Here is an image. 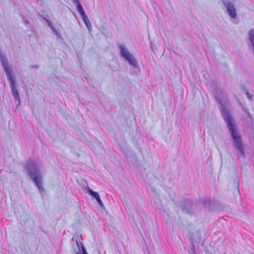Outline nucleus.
Segmentation results:
<instances>
[{
    "label": "nucleus",
    "instance_id": "obj_1",
    "mask_svg": "<svg viewBox=\"0 0 254 254\" xmlns=\"http://www.w3.org/2000/svg\"><path fill=\"white\" fill-rule=\"evenodd\" d=\"M214 92L215 99L220 105L222 116L224 120L227 122L229 129L234 141L235 148L239 151L241 156L245 157L244 148L242 143V137L236 129L234 120L230 114L227 103L226 101L221 99L217 89H215Z\"/></svg>",
    "mask_w": 254,
    "mask_h": 254
},
{
    "label": "nucleus",
    "instance_id": "obj_2",
    "mask_svg": "<svg viewBox=\"0 0 254 254\" xmlns=\"http://www.w3.org/2000/svg\"><path fill=\"white\" fill-rule=\"evenodd\" d=\"M31 179L33 181L39 191L44 190L42 186V173L39 162L33 158H30L24 165Z\"/></svg>",
    "mask_w": 254,
    "mask_h": 254
},
{
    "label": "nucleus",
    "instance_id": "obj_3",
    "mask_svg": "<svg viewBox=\"0 0 254 254\" xmlns=\"http://www.w3.org/2000/svg\"><path fill=\"white\" fill-rule=\"evenodd\" d=\"M0 61L4 71L6 73L8 80L10 82L11 93L14 98L16 107H18L20 104V99L13 77L12 70L8 65V62L7 59L2 55H0Z\"/></svg>",
    "mask_w": 254,
    "mask_h": 254
},
{
    "label": "nucleus",
    "instance_id": "obj_4",
    "mask_svg": "<svg viewBox=\"0 0 254 254\" xmlns=\"http://www.w3.org/2000/svg\"><path fill=\"white\" fill-rule=\"evenodd\" d=\"M119 50L121 56L127 61L130 65L133 66L135 68L138 67L135 59L125 46L120 45L119 46Z\"/></svg>",
    "mask_w": 254,
    "mask_h": 254
},
{
    "label": "nucleus",
    "instance_id": "obj_5",
    "mask_svg": "<svg viewBox=\"0 0 254 254\" xmlns=\"http://www.w3.org/2000/svg\"><path fill=\"white\" fill-rule=\"evenodd\" d=\"M183 212L187 214H192L199 209L198 206L195 204H192L190 200H185L181 206Z\"/></svg>",
    "mask_w": 254,
    "mask_h": 254
},
{
    "label": "nucleus",
    "instance_id": "obj_6",
    "mask_svg": "<svg viewBox=\"0 0 254 254\" xmlns=\"http://www.w3.org/2000/svg\"><path fill=\"white\" fill-rule=\"evenodd\" d=\"M81 239L80 236H76L73 237L72 238L73 241H75L77 247L78 248V251L74 250L73 251L74 254H88L86 250L83 245L82 242H80Z\"/></svg>",
    "mask_w": 254,
    "mask_h": 254
},
{
    "label": "nucleus",
    "instance_id": "obj_7",
    "mask_svg": "<svg viewBox=\"0 0 254 254\" xmlns=\"http://www.w3.org/2000/svg\"><path fill=\"white\" fill-rule=\"evenodd\" d=\"M222 1L226 7L229 15L232 18H236L237 16V13L234 5L229 1L222 0Z\"/></svg>",
    "mask_w": 254,
    "mask_h": 254
},
{
    "label": "nucleus",
    "instance_id": "obj_8",
    "mask_svg": "<svg viewBox=\"0 0 254 254\" xmlns=\"http://www.w3.org/2000/svg\"><path fill=\"white\" fill-rule=\"evenodd\" d=\"M87 192L90 195L93 196L96 199L97 202L99 203V205L101 207H104V204L100 197V196H99V194H98V193L92 190L89 187H87Z\"/></svg>",
    "mask_w": 254,
    "mask_h": 254
},
{
    "label": "nucleus",
    "instance_id": "obj_9",
    "mask_svg": "<svg viewBox=\"0 0 254 254\" xmlns=\"http://www.w3.org/2000/svg\"><path fill=\"white\" fill-rule=\"evenodd\" d=\"M79 13L82 16V19L84 21V22L87 27V28L88 29V30L89 31H91L92 29V25H91L90 20L88 18V17L85 13V12L83 10L82 11V12H80Z\"/></svg>",
    "mask_w": 254,
    "mask_h": 254
},
{
    "label": "nucleus",
    "instance_id": "obj_10",
    "mask_svg": "<svg viewBox=\"0 0 254 254\" xmlns=\"http://www.w3.org/2000/svg\"><path fill=\"white\" fill-rule=\"evenodd\" d=\"M72 0L73 3L76 5L77 10L78 12H82V11L84 10L79 0Z\"/></svg>",
    "mask_w": 254,
    "mask_h": 254
},
{
    "label": "nucleus",
    "instance_id": "obj_11",
    "mask_svg": "<svg viewBox=\"0 0 254 254\" xmlns=\"http://www.w3.org/2000/svg\"><path fill=\"white\" fill-rule=\"evenodd\" d=\"M72 0L73 3L76 5L77 10L78 12H82V11L84 10L79 0Z\"/></svg>",
    "mask_w": 254,
    "mask_h": 254
},
{
    "label": "nucleus",
    "instance_id": "obj_12",
    "mask_svg": "<svg viewBox=\"0 0 254 254\" xmlns=\"http://www.w3.org/2000/svg\"><path fill=\"white\" fill-rule=\"evenodd\" d=\"M190 254H197L195 250V247L193 243H192V248L190 251H189Z\"/></svg>",
    "mask_w": 254,
    "mask_h": 254
},
{
    "label": "nucleus",
    "instance_id": "obj_13",
    "mask_svg": "<svg viewBox=\"0 0 254 254\" xmlns=\"http://www.w3.org/2000/svg\"><path fill=\"white\" fill-rule=\"evenodd\" d=\"M245 92L247 95V97L248 98L250 99V100H251L252 99V96L250 95V94L246 91L245 90Z\"/></svg>",
    "mask_w": 254,
    "mask_h": 254
},
{
    "label": "nucleus",
    "instance_id": "obj_14",
    "mask_svg": "<svg viewBox=\"0 0 254 254\" xmlns=\"http://www.w3.org/2000/svg\"><path fill=\"white\" fill-rule=\"evenodd\" d=\"M48 25L53 30V26L51 22H49V23H48Z\"/></svg>",
    "mask_w": 254,
    "mask_h": 254
},
{
    "label": "nucleus",
    "instance_id": "obj_15",
    "mask_svg": "<svg viewBox=\"0 0 254 254\" xmlns=\"http://www.w3.org/2000/svg\"><path fill=\"white\" fill-rule=\"evenodd\" d=\"M246 114H247L248 117L251 118V114L249 112L247 111Z\"/></svg>",
    "mask_w": 254,
    "mask_h": 254
},
{
    "label": "nucleus",
    "instance_id": "obj_16",
    "mask_svg": "<svg viewBox=\"0 0 254 254\" xmlns=\"http://www.w3.org/2000/svg\"><path fill=\"white\" fill-rule=\"evenodd\" d=\"M235 186H236V188H237V187H238V185H237V183H236Z\"/></svg>",
    "mask_w": 254,
    "mask_h": 254
},
{
    "label": "nucleus",
    "instance_id": "obj_17",
    "mask_svg": "<svg viewBox=\"0 0 254 254\" xmlns=\"http://www.w3.org/2000/svg\"><path fill=\"white\" fill-rule=\"evenodd\" d=\"M35 67H36V68H38V65H35Z\"/></svg>",
    "mask_w": 254,
    "mask_h": 254
}]
</instances>
